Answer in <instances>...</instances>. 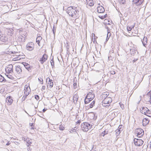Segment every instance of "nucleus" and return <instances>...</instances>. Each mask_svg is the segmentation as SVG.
<instances>
[{
	"label": "nucleus",
	"instance_id": "nucleus-38",
	"mask_svg": "<svg viewBox=\"0 0 151 151\" xmlns=\"http://www.w3.org/2000/svg\"><path fill=\"white\" fill-rule=\"evenodd\" d=\"M56 28L55 27V26L54 25L53 27L52 30L53 32V33L54 34H55V32H56Z\"/></svg>",
	"mask_w": 151,
	"mask_h": 151
},
{
	"label": "nucleus",
	"instance_id": "nucleus-10",
	"mask_svg": "<svg viewBox=\"0 0 151 151\" xmlns=\"http://www.w3.org/2000/svg\"><path fill=\"white\" fill-rule=\"evenodd\" d=\"M134 145L137 146H141L143 143L142 140L140 139L134 138Z\"/></svg>",
	"mask_w": 151,
	"mask_h": 151
},
{
	"label": "nucleus",
	"instance_id": "nucleus-30",
	"mask_svg": "<svg viewBox=\"0 0 151 151\" xmlns=\"http://www.w3.org/2000/svg\"><path fill=\"white\" fill-rule=\"evenodd\" d=\"M147 97L149 99H150L149 101V102L151 104V91H150L147 94Z\"/></svg>",
	"mask_w": 151,
	"mask_h": 151
},
{
	"label": "nucleus",
	"instance_id": "nucleus-17",
	"mask_svg": "<svg viewBox=\"0 0 151 151\" xmlns=\"http://www.w3.org/2000/svg\"><path fill=\"white\" fill-rule=\"evenodd\" d=\"M144 0H133V3L137 6H139L142 4Z\"/></svg>",
	"mask_w": 151,
	"mask_h": 151
},
{
	"label": "nucleus",
	"instance_id": "nucleus-32",
	"mask_svg": "<svg viewBox=\"0 0 151 151\" xmlns=\"http://www.w3.org/2000/svg\"><path fill=\"white\" fill-rule=\"evenodd\" d=\"M91 35H92V39L93 40V39L94 40L93 42H94L95 41L96 42V40L97 39V37L95 35V34L93 33H92Z\"/></svg>",
	"mask_w": 151,
	"mask_h": 151
},
{
	"label": "nucleus",
	"instance_id": "nucleus-25",
	"mask_svg": "<svg viewBox=\"0 0 151 151\" xmlns=\"http://www.w3.org/2000/svg\"><path fill=\"white\" fill-rule=\"evenodd\" d=\"M15 71L17 73H20L22 72L21 69L19 66H17L16 67Z\"/></svg>",
	"mask_w": 151,
	"mask_h": 151
},
{
	"label": "nucleus",
	"instance_id": "nucleus-42",
	"mask_svg": "<svg viewBox=\"0 0 151 151\" xmlns=\"http://www.w3.org/2000/svg\"><path fill=\"white\" fill-rule=\"evenodd\" d=\"M109 33L110 34V33ZM109 32H108V34H107V37H106V40H108L109 38V37L110 36V35H109V37L108 36H109Z\"/></svg>",
	"mask_w": 151,
	"mask_h": 151
},
{
	"label": "nucleus",
	"instance_id": "nucleus-12",
	"mask_svg": "<svg viewBox=\"0 0 151 151\" xmlns=\"http://www.w3.org/2000/svg\"><path fill=\"white\" fill-rule=\"evenodd\" d=\"M102 3H99L97 6V12L100 13H103L105 11V9L101 5Z\"/></svg>",
	"mask_w": 151,
	"mask_h": 151
},
{
	"label": "nucleus",
	"instance_id": "nucleus-29",
	"mask_svg": "<svg viewBox=\"0 0 151 151\" xmlns=\"http://www.w3.org/2000/svg\"><path fill=\"white\" fill-rule=\"evenodd\" d=\"M27 143V146H29L30 145H31L32 144L31 142V139H29V138L27 139H26Z\"/></svg>",
	"mask_w": 151,
	"mask_h": 151
},
{
	"label": "nucleus",
	"instance_id": "nucleus-21",
	"mask_svg": "<svg viewBox=\"0 0 151 151\" xmlns=\"http://www.w3.org/2000/svg\"><path fill=\"white\" fill-rule=\"evenodd\" d=\"M6 75L9 78L11 79H14L13 72L12 73L6 74Z\"/></svg>",
	"mask_w": 151,
	"mask_h": 151
},
{
	"label": "nucleus",
	"instance_id": "nucleus-11",
	"mask_svg": "<svg viewBox=\"0 0 151 151\" xmlns=\"http://www.w3.org/2000/svg\"><path fill=\"white\" fill-rule=\"evenodd\" d=\"M7 37L2 34L1 31L0 30V42H5L7 41Z\"/></svg>",
	"mask_w": 151,
	"mask_h": 151
},
{
	"label": "nucleus",
	"instance_id": "nucleus-22",
	"mask_svg": "<svg viewBox=\"0 0 151 151\" xmlns=\"http://www.w3.org/2000/svg\"><path fill=\"white\" fill-rule=\"evenodd\" d=\"M98 17L101 19H104L107 17L108 15L106 14H100L98 15Z\"/></svg>",
	"mask_w": 151,
	"mask_h": 151
},
{
	"label": "nucleus",
	"instance_id": "nucleus-44",
	"mask_svg": "<svg viewBox=\"0 0 151 151\" xmlns=\"http://www.w3.org/2000/svg\"><path fill=\"white\" fill-rule=\"evenodd\" d=\"M81 121L80 120H78V121H77V122H76V124H80V123H81Z\"/></svg>",
	"mask_w": 151,
	"mask_h": 151
},
{
	"label": "nucleus",
	"instance_id": "nucleus-18",
	"mask_svg": "<svg viewBox=\"0 0 151 151\" xmlns=\"http://www.w3.org/2000/svg\"><path fill=\"white\" fill-rule=\"evenodd\" d=\"M150 120L148 118H145L142 119V125L144 126H146L149 123Z\"/></svg>",
	"mask_w": 151,
	"mask_h": 151
},
{
	"label": "nucleus",
	"instance_id": "nucleus-19",
	"mask_svg": "<svg viewBox=\"0 0 151 151\" xmlns=\"http://www.w3.org/2000/svg\"><path fill=\"white\" fill-rule=\"evenodd\" d=\"M86 4L90 6H92L94 5L93 0H86Z\"/></svg>",
	"mask_w": 151,
	"mask_h": 151
},
{
	"label": "nucleus",
	"instance_id": "nucleus-13",
	"mask_svg": "<svg viewBox=\"0 0 151 151\" xmlns=\"http://www.w3.org/2000/svg\"><path fill=\"white\" fill-rule=\"evenodd\" d=\"M13 65H8L5 69L6 74L12 73H13Z\"/></svg>",
	"mask_w": 151,
	"mask_h": 151
},
{
	"label": "nucleus",
	"instance_id": "nucleus-7",
	"mask_svg": "<svg viewBox=\"0 0 151 151\" xmlns=\"http://www.w3.org/2000/svg\"><path fill=\"white\" fill-rule=\"evenodd\" d=\"M141 112L147 116L151 117V110L149 109L147 107H143L141 110Z\"/></svg>",
	"mask_w": 151,
	"mask_h": 151
},
{
	"label": "nucleus",
	"instance_id": "nucleus-33",
	"mask_svg": "<svg viewBox=\"0 0 151 151\" xmlns=\"http://www.w3.org/2000/svg\"><path fill=\"white\" fill-rule=\"evenodd\" d=\"M5 81H6V80L4 78L2 75H0V82H5Z\"/></svg>",
	"mask_w": 151,
	"mask_h": 151
},
{
	"label": "nucleus",
	"instance_id": "nucleus-34",
	"mask_svg": "<svg viewBox=\"0 0 151 151\" xmlns=\"http://www.w3.org/2000/svg\"><path fill=\"white\" fill-rule=\"evenodd\" d=\"M108 133V132L105 130L102 132L101 134V136L104 137L105 135L107 134Z\"/></svg>",
	"mask_w": 151,
	"mask_h": 151
},
{
	"label": "nucleus",
	"instance_id": "nucleus-39",
	"mask_svg": "<svg viewBox=\"0 0 151 151\" xmlns=\"http://www.w3.org/2000/svg\"><path fill=\"white\" fill-rule=\"evenodd\" d=\"M35 98L37 100H39L40 99L39 96L37 95H35Z\"/></svg>",
	"mask_w": 151,
	"mask_h": 151
},
{
	"label": "nucleus",
	"instance_id": "nucleus-28",
	"mask_svg": "<svg viewBox=\"0 0 151 151\" xmlns=\"http://www.w3.org/2000/svg\"><path fill=\"white\" fill-rule=\"evenodd\" d=\"M110 21L109 20L107 19H105L104 21V24L105 25H110Z\"/></svg>",
	"mask_w": 151,
	"mask_h": 151
},
{
	"label": "nucleus",
	"instance_id": "nucleus-4",
	"mask_svg": "<svg viewBox=\"0 0 151 151\" xmlns=\"http://www.w3.org/2000/svg\"><path fill=\"white\" fill-rule=\"evenodd\" d=\"M92 127V125L86 122L82 123L81 125V129L84 132H88L91 129Z\"/></svg>",
	"mask_w": 151,
	"mask_h": 151
},
{
	"label": "nucleus",
	"instance_id": "nucleus-1",
	"mask_svg": "<svg viewBox=\"0 0 151 151\" xmlns=\"http://www.w3.org/2000/svg\"><path fill=\"white\" fill-rule=\"evenodd\" d=\"M109 93L108 92H106L103 93L101 96L102 101V105L105 107L109 106L112 101V99L111 97H108L109 95Z\"/></svg>",
	"mask_w": 151,
	"mask_h": 151
},
{
	"label": "nucleus",
	"instance_id": "nucleus-24",
	"mask_svg": "<svg viewBox=\"0 0 151 151\" xmlns=\"http://www.w3.org/2000/svg\"><path fill=\"white\" fill-rule=\"evenodd\" d=\"M78 98V94H75L73 95V100L74 102H76Z\"/></svg>",
	"mask_w": 151,
	"mask_h": 151
},
{
	"label": "nucleus",
	"instance_id": "nucleus-31",
	"mask_svg": "<svg viewBox=\"0 0 151 151\" xmlns=\"http://www.w3.org/2000/svg\"><path fill=\"white\" fill-rule=\"evenodd\" d=\"M95 101L93 100V101L91 103L89 104V107L90 108H92L95 105Z\"/></svg>",
	"mask_w": 151,
	"mask_h": 151
},
{
	"label": "nucleus",
	"instance_id": "nucleus-45",
	"mask_svg": "<svg viewBox=\"0 0 151 151\" xmlns=\"http://www.w3.org/2000/svg\"><path fill=\"white\" fill-rule=\"evenodd\" d=\"M47 110V109H45V108H44L43 109L42 111L43 112H45Z\"/></svg>",
	"mask_w": 151,
	"mask_h": 151
},
{
	"label": "nucleus",
	"instance_id": "nucleus-5",
	"mask_svg": "<svg viewBox=\"0 0 151 151\" xmlns=\"http://www.w3.org/2000/svg\"><path fill=\"white\" fill-rule=\"evenodd\" d=\"M41 53H44L42 56L40 58V61L41 64H43L47 60L48 56L46 54L47 51L45 49L42 50Z\"/></svg>",
	"mask_w": 151,
	"mask_h": 151
},
{
	"label": "nucleus",
	"instance_id": "nucleus-46",
	"mask_svg": "<svg viewBox=\"0 0 151 151\" xmlns=\"http://www.w3.org/2000/svg\"><path fill=\"white\" fill-rule=\"evenodd\" d=\"M10 144V143L9 142H8L6 144V145H9Z\"/></svg>",
	"mask_w": 151,
	"mask_h": 151
},
{
	"label": "nucleus",
	"instance_id": "nucleus-47",
	"mask_svg": "<svg viewBox=\"0 0 151 151\" xmlns=\"http://www.w3.org/2000/svg\"><path fill=\"white\" fill-rule=\"evenodd\" d=\"M144 39H145V40H147V37H144V38H143V40H144Z\"/></svg>",
	"mask_w": 151,
	"mask_h": 151
},
{
	"label": "nucleus",
	"instance_id": "nucleus-36",
	"mask_svg": "<svg viewBox=\"0 0 151 151\" xmlns=\"http://www.w3.org/2000/svg\"><path fill=\"white\" fill-rule=\"evenodd\" d=\"M65 127L62 125H60L59 126V129L60 130H63Z\"/></svg>",
	"mask_w": 151,
	"mask_h": 151
},
{
	"label": "nucleus",
	"instance_id": "nucleus-43",
	"mask_svg": "<svg viewBox=\"0 0 151 151\" xmlns=\"http://www.w3.org/2000/svg\"><path fill=\"white\" fill-rule=\"evenodd\" d=\"M45 89V86H43L42 88V90H44Z\"/></svg>",
	"mask_w": 151,
	"mask_h": 151
},
{
	"label": "nucleus",
	"instance_id": "nucleus-9",
	"mask_svg": "<svg viewBox=\"0 0 151 151\" xmlns=\"http://www.w3.org/2000/svg\"><path fill=\"white\" fill-rule=\"evenodd\" d=\"M47 86L48 88H51L53 86V83L52 80L49 77L46 79Z\"/></svg>",
	"mask_w": 151,
	"mask_h": 151
},
{
	"label": "nucleus",
	"instance_id": "nucleus-3",
	"mask_svg": "<svg viewBox=\"0 0 151 151\" xmlns=\"http://www.w3.org/2000/svg\"><path fill=\"white\" fill-rule=\"evenodd\" d=\"M95 94L93 91L91 90L89 92L85 98L84 103L87 104L91 101L95 97Z\"/></svg>",
	"mask_w": 151,
	"mask_h": 151
},
{
	"label": "nucleus",
	"instance_id": "nucleus-20",
	"mask_svg": "<svg viewBox=\"0 0 151 151\" xmlns=\"http://www.w3.org/2000/svg\"><path fill=\"white\" fill-rule=\"evenodd\" d=\"M135 26L134 24L132 25H128L127 26V29L128 31V33H129V32H131V31L133 28Z\"/></svg>",
	"mask_w": 151,
	"mask_h": 151
},
{
	"label": "nucleus",
	"instance_id": "nucleus-35",
	"mask_svg": "<svg viewBox=\"0 0 151 151\" xmlns=\"http://www.w3.org/2000/svg\"><path fill=\"white\" fill-rule=\"evenodd\" d=\"M65 46L67 50L68 51L69 49V45L68 42H67L65 44Z\"/></svg>",
	"mask_w": 151,
	"mask_h": 151
},
{
	"label": "nucleus",
	"instance_id": "nucleus-41",
	"mask_svg": "<svg viewBox=\"0 0 151 151\" xmlns=\"http://www.w3.org/2000/svg\"><path fill=\"white\" fill-rule=\"evenodd\" d=\"M73 86L74 88L76 89L77 88V83H75L73 84Z\"/></svg>",
	"mask_w": 151,
	"mask_h": 151
},
{
	"label": "nucleus",
	"instance_id": "nucleus-8",
	"mask_svg": "<svg viewBox=\"0 0 151 151\" xmlns=\"http://www.w3.org/2000/svg\"><path fill=\"white\" fill-rule=\"evenodd\" d=\"M136 134L137 136L139 137H142L144 134V131L143 130L140 128L137 129L135 131Z\"/></svg>",
	"mask_w": 151,
	"mask_h": 151
},
{
	"label": "nucleus",
	"instance_id": "nucleus-26",
	"mask_svg": "<svg viewBox=\"0 0 151 151\" xmlns=\"http://www.w3.org/2000/svg\"><path fill=\"white\" fill-rule=\"evenodd\" d=\"M42 38L41 36H38L36 38V42L39 46H40V41L42 40Z\"/></svg>",
	"mask_w": 151,
	"mask_h": 151
},
{
	"label": "nucleus",
	"instance_id": "nucleus-37",
	"mask_svg": "<svg viewBox=\"0 0 151 151\" xmlns=\"http://www.w3.org/2000/svg\"><path fill=\"white\" fill-rule=\"evenodd\" d=\"M38 79H39V80L40 81V83L41 84H42L43 83V79L42 78L40 77V78H39Z\"/></svg>",
	"mask_w": 151,
	"mask_h": 151
},
{
	"label": "nucleus",
	"instance_id": "nucleus-40",
	"mask_svg": "<svg viewBox=\"0 0 151 151\" xmlns=\"http://www.w3.org/2000/svg\"><path fill=\"white\" fill-rule=\"evenodd\" d=\"M110 73L112 75H114L115 74V71L113 70L110 71Z\"/></svg>",
	"mask_w": 151,
	"mask_h": 151
},
{
	"label": "nucleus",
	"instance_id": "nucleus-23",
	"mask_svg": "<svg viewBox=\"0 0 151 151\" xmlns=\"http://www.w3.org/2000/svg\"><path fill=\"white\" fill-rule=\"evenodd\" d=\"M137 51L136 47L135 46L132 47L130 49V52L132 54H134V53H135Z\"/></svg>",
	"mask_w": 151,
	"mask_h": 151
},
{
	"label": "nucleus",
	"instance_id": "nucleus-27",
	"mask_svg": "<svg viewBox=\"0 0 151 151\" xmlns=\"http://www.w3.org/2000/svg\"><path fill=\"white\" fill-rule=\"evenodd\" d=\"M7 102H8L11 104L13 102V100L11 97L9 96L7 98Z\"/></svg>",
	"mask_w": 151,
	"mask_h": 151
},
{
	"label": "nucleus",
	"instance_id": "nucleus-2",
	"mask_svg": "<svg viewBox=\"0 0 151 151\" xmlns=\"http://www.w3.org/2000/svg\"><path fill=\"white\" fill-rule=\"evenodd\" d=\"M68 14L72 17L74 18H77L79 16V11L77 9L76 7L73 8L71 6L68 8L67 10Z\"/></svg>",
	"mask_w": 151,
	"mask_h": 151
},
{
	"label": "nucleus",
	"instance_id": "nucleus-14",
	"mask_svg": "<svg viewBox=\"0 0 151 151\" xmlns=\"http://www.w3.org/2000/svg\"><path fill=\"white\" fill-rule=\"evenodd\" d=\"M34 43L32 42H30L27 44L26 49L29 51H32L34 49Z\"/></svg>",
	"mask_w": 151,
	"mask_h": 151
},
{
	"label": "nucleus",
	"instance_id": "nucleus-6",
	"mask_svg": "<svg viewBox=\"0 0 151 151\" xmlns=\"http://www.w3.org/2000/svg\"><path fill=\"white\" fill-rule=\"evenodd\" d=\"M31 92V89L30 88L29 84H27L24 86V93L23 98L25 100L27 97L29 95Z\"/></svg>",
	"mask_w": 151,
	"mask_h": 151
},
{
	"label": "nucleus",
	"instance_id": "nucleus-16",
	"mask_svg": "<svg viewBox=\"0 0 151 151\" xmlns=\"http://www.w3.org/2000/svg\"><path fill=\"white\" fill-rule=\"evenodd\" d=\"M12 60L13 61H17L19 60L22 58L21 56L17 53L15 55H13L12 56Z\"/></svg>",
	"mask_w": 151,
	"mask_h": 151
},
{
	"label": "nucleus",
	"instance_id": "nucleus-15",
	"mask_svg": "<svg viewBox=\"0 0 151 151\" xmlns=\"http://www.w3.org/2000/svg\"><path fill=\"white\" fill-rule=\"evenodd\" d=\"M138 29L136 28L132 32H129V33L127 34L128 35V36L130 37L135 36L136 35L138 34Z\"/></svg>",
	"mask_w": 151,
	"mask_h": 151
}]
</instances>
